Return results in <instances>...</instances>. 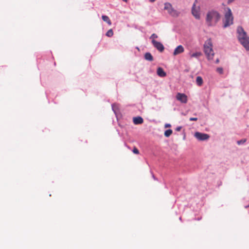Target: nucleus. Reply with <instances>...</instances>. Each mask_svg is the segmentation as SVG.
<instances>
[{"label":"nucleus","instance_id":"f257e3e1","mask_svg":"<svg viewBox=\"0 0 249 249\" xmlns=\"http://www.w3.org/2000/svg\"><path fill=\"white\" fill-rule=\"evenodd\" d=\"M220 15L216 11L212 10L206 15V21L209 26H214L220 20Z\"/></svg>","mask_w":249,"mask_h":249},{"label":"nucleus","instance_id":"f03ea898","mask_svg":"<svg viewBox=\"0 0 249 249\" xmlns=\"http://www.w3.org/2000/svg\"><path fill=\"white\" fill-rule=\"evenodd\" d=\"M237 38L243 47H249V37L241 26H238L236 30Z\"/></svg>","mask_w":249,"mask_h":249},{"label":"nucleus","instance_id":"7ed1b4c3","mask_svg":"<svg viewBox=\"0 0 249 249\" xmlns=\"http://www.w3.org/2000/svg\"><path fill=\"white\" fill-rule=\"evenodd\" d=\"M233 17L232 12L230 8H227V11L224 15V19L223 20V27L227 28L233 23Z\"/></svg>","mask_w":249,"mask_h":249},{"label":"nucleus","instance_id":"20e7f679","mask_svg":"<svg viewBox=\"0 0 249 249\" xmlns=\"http://www.w3.org/2000/svg\"><path fill=\"white\" fill-rule=\"evenodd\" d=\"M164 9L167 10L168 14L172 17H177L179 15V12L174 9L170 3L166 2L164 3Z\"/></svg>","mask_w":249,"mask_h":249},{"label":"nucleus","instance_id":"39448f33","mask_svg":"<svg viewBox=\"0 0 249 249\" xmlns=\"http://www.w3.org/2000/svg\"><path fill=\"white\" fill-rule=\"evenodd\" d=\"M204 53L209 60L212 59L214 54L213 48H204Z\"/></svg>","mask_w":249,"mask_h":249},{"label":"nucleus","instance_id":"423d86ee","mask_svg":"<svg viewBox=\"0 0 249 249\" xmlns=\"http://www.w3.org/2000/svg\"><path fill=\"white\" fill-rule=\"evenodd\" d=\"M195 137L199 141H205L209 138V136L208 134L198 132L195 133Z\"/></svg>","mask_w":249,"mask_h":249},{"label":"nucleus","instance_id":"0eeeda50","mask_svg":"<svg viewBox=\"0 0 249 249\" xmlns=\"http://www.w3.org/2000/svg\"><path fill=\"white\" fill-rule=\"evenodd\" d=\"M176 98L182 103H186L188 101L187 96L184 93H178Z\"/></svg>","mask_w":249,"mask_h":249},{"label":"nucleus","instance_id":"6e6552de","mask_svg":"<svg viewBox=\"0 0 249 249\" xmlns=\"http://www.w3.org/2000/svg\"><path fill=\"white\" fill-rule=\"evenodd\" d=\"M157 36L155 34H153L151 36H150V39H151L152 42L153 43V45H154V47H164L163 45L157 41L155 40V38H157Z\"/></svg>","mask_w":249,"mask_h":249},{"label":"nucleus","instance_id":"1a4fd4ad","mask_svg":"<svg viewBox=\"0 0 249 249\" xmlns=\"http://www.w3.org/2000/svg\"><path fill=\"white\" fill-rule=\"evenodd\" d=\"M192 13L193 15V16L196 18L199 19L200 15L199 12V8L196 7L195 2L194 3L192 6Z\"/></svg>","mask_w":249,"mask_h":249},{"label":"nucleus","instance_id":"9d476101","mask_svg":"<svg viewBox=\"0 0 249 249\" xmlns=\"http://www.w3.org/2000/svg\"><path fill=\"white\" fill-rule=\"evenodd\" d=\"M157 74L161 77H164L166 75V72L163 71V69L161 67H159L157 69Z\"/></svg>","mask_w":249,"mask_h":249},{"label":"nucleus","instance_id":"9b49d317","mask_svg":"<svg viewBox=\"0 0 249 249\" xmlns=\"http://www.w3.org/2000/svg\"><path fill=\"white\" fill-rule=\"evenodd\" d=\"M133 121L134 124H142L143 122V120L141 117H134Z\"/></svg>","mask_w":249,"mask_h":249},{"label":"nucleus","instance_id":"f8f14e48","mask_svg":"<svg viewBox=\"0 0 249 249\" xmlns=\"http://www.w3.org/2000/svg\"><path fill=\"white\" fill-rule=\"evenodd\" d=\"M144 58L150 61H152L153 60V57L150 53H145L144 55Z\"/></svg>","mask_w":249,"mask_h":249},{"label":"nucleus","instance_id":"ddd939ff","mask_svg":"<svg viewBox=\"0 0 249 249\" xmlns=\"http://www.w3.org/2000/svg\"><path fill=\"white\" fill-rule=\"evenodd\" d=\"M203 79L201 76H197L196 78V83L198 86H201L203 84Z\"/></svg>","mask_w":249,"mask_h":249},{"label":"nucleus","instance_id":"4468645a","mask_svg":"<svg viewBox=\"0 0 249 249\" xmlns=\"http://www.w3.org/2000/svg\"><path fill=\"white\" fill-rule=\"evenodd\" d=\"M183 51V48H176L174 52V55H177L182 53Z\"/></svg>","mask_w":249,"mask_h":249},{"label":"nucleus","instance_id":"2eb2a0df","mask_svg":"<svg viewBox=\"0 0 249 249\" xmlns=\"http://www.w3.org/2000/svg\"><path fill=\"white\" fill-rule=\"evenodd\" d=\"M102 18L104 21L107 22L109 25H111V21L107 16L103 15L102 16Z\"/></svg>","mask_w":249,"mask_h":249},{"label":"nucleus","instance_id":"dca6fc26","mask_svg":"<svg viewBox=\"0 0 249 249\" xmlns=\"http://www.w3.org/2000/svg\"><path fill=\"white\" fill-rule=\"evenodd\" d=\"M172 132L173 131L171 129H168L164 132V134L166 137H169L172 134Z\"/></svg>","mask_w":249,"mask_h":249},{"label":"nucleus","instance_id":"f3484780","mask_svg":"<svg viewBox=\"0 0 249 249\" xmlns=\"http://www.w3.org/2000/svg\"><path fill=\"white\" fill-rule=\"evenodd\" d=\"M213 45L210 39L207 40V42H205L204 44L203 47H212Z\"/></svg>","mask_w":249,"mask_h":249},{"label":"nucleus","instance_id":"a211bd4d","mask_svg":"<svg viewBox=\"0 0 249 249\" xmlns=\"http://www.w3.org/2000/svg\"><path fill=\"white\" fill-rule=\"evenodd\" d=\"M106 36L108 37H111L113 35V32L112 29H109L106 33Z\"/></svg>","mask_w":249,"mask_h":249},{"label":"nucleus","instance_id":"6ab92c4d","mask_svg":"<svg viewBox=\"0 0 249 249\" xmlns=\"http://www.w3.org/2000/svg\"><path fill=\"white\" fill-rule=\"evenodd\" d=\"M202 55V53L200 52H197V53H193V54H191V57H199L200 56V55Z\"/></svg>","mask_w":249,"mask_h":249},{"label":"nucleus","instance_id":"aec40b11","mask_svg":"<svg viewBox=\"0 0 249 249\" xmlns=\"http://www.w3.org/2000/svg\"><path fill=\"white\" fill-rule=\"evenodd\" d=\"M246 142V139H242V140L237 141V143L238 145H240V144L244 143Z\"/></svg>","mask_w":249,"mask_h":249},{"label":"nucleus","instance_id":"412c9836","mask_svg":"<svg viewBox=\"0 0 249 249\" xmlns=\"http://www.w3.org/2000/svg\"><path fill=\"white\" fill-rule=\"evenodd\" d=\"M216 71L217 72H218L220 74H222L223 73V70L222 68L221 67H219V68H217L216 69Z\"/></svg>","mask_w":249,"mask_h":249},{"label":"nucleus","instance_id":"4be33fe9","mask_svg":"<svg viewBox=\"0 0 249 249\" xmlns=\"http://www.w3.org/2000/svg\"><path fill=\"white\" fill-rule=\"evenodd\" d=\"M133 152L135 154H138L139 151L136 147H134L133 149Z\"/></svg>","mask_w":249,"mask_h":249},{"label":"nucleus","instance_id":"5701e85b","mask_svg":"<svg viewBox=\"0 0 249 249\" xmlns=\"http://www.w3.org/2000/svg\"><path fill=\"white\" fill-rule=\"evenodd\" d=\"M189 120L191 121H197V118L191 117V118H190L189 119Z\"/></svg>","mask_w":249,"mask_h":249},{"label":"nucleus","instance_id":"b1692460","mask_svg":"<svg viewBox=\"0 0 249 249\" xmlns=\"http://www.w3.org/2000/svg\"><path fill=\"white\" fill-rule=\"evenodd\" d=\"M182 127L181 126H178L176 128V130L177 131H179L181 129Z\"/></svg>","mask_w":249,"mask_h":249},{"label":"nucleus","instance_id":"393cba45","mask_svg":"<svg viewBox=\"0 0 249 249\" xmlns=\"http://www.w3.org/2000/svg\"><path fill=\"white\" fill-rule=\"evenodd\" d=\"M160 52H163V51L164 50V48H157Z\"/></svg>","mask_w":249,"mask_h":249},{"label":"nucleus","instance_id":"a878e982","mask_svg":"<svg viewBox=\"0 0 249 249\" xmlns=\"http://www.w3.org/2000/svg\"><path fill=\"white\" fill-rule=\"evenodd\" d=\"M171 126V124H165V128H167V127H170Z\"/></svg>","mask_w":249,"mask_h":249},{"label":"nucleus","instance_id":"bb28decb","mask_svg":"<svg viewBox=\"0 0 249 249\" xmlns=\"http://www.w3.org/2000/svg\"><path fill=\"white\" fill-rule=\"evenodd\" d=\"M234 0H228V3L230 4Z\"/></svg>","mask_w":249,"mask_h":249},{"label":"nucleus","instance_id":"cd10ccee","mask_svg":"<svg viewBox=\"0 0 249 249\" xmlns=\"http://www.w3.org/2000/svg\"><path fill=\"white\" fill-rule=\"evenodd\" d=\"M156 0H149V1L151 2H153L154 1H155Z\"/></svg>","mask_w":249,"mask_h":249},{"label":"nucleus","instance_id":"c85d7f7f","mask_svg":"<svg viewBox=\"0 0 249 249\" xmlns=\"http://www.w3.org/2000/svg\"><path fill=\"white\" fill-rule=\"evenodd\" d=\"M216 63H219V59H217L216 60Z\"/></svg>","mask_w":249,"mask_h":249},{"label":"nucleus","instance_id":"c756f323","mask_svg":"<svg viewBox=\"0 0 249 249\" xmlns=\"http://www.w3.org/2000/svg\"><path fill=\"white\" fill-rule=\"evenodd\" d=\"M177 47H182V46L181 45H179L177 46Z\"/></svg>","mask_w":249,"mask_h":249},{"label":"nucleus","instance_id":"7c9ffc66","mask_svg":"<svg viewBox=\"0 0 249 249\" xmlns=\"http://www.w3.org/2000/svg\"><path fill=\"white\" fill-rule=\"evenodd\" d=\"M246 48L247 51H249V47Z\"/></svg>","mask_w":249,"mask_h":249},{"label":"nucleus","instance_id":"2f4dec72","mask_svg":"<svg viewBox=\"0 0 249 249\" xmlns=\"http://www.w3.org/2000/svg\"><path fill=\"white\" fill-rule=\"evenodd\" d=\"M123 0L124 1H127V0Z\"/></svg>","mask_w":249,"mask_h":249}]
</instances>
